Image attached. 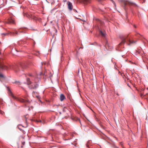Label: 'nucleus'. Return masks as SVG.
Masks as SVG:
<instances>
[{"mask_svg":"<svg viewBox=\"0 0 148 148\" xmlns=\"http://www.w3.org/2000/svg\"><path fill=\"white\" fill-rule=\"evenodd\" d=\"M99 32H100V34H101V36H105V34L103 33L102 31H100Z\"/></svg>","mask_w":148,"mask_h":148,"instance_id":"4468645a","label":"nucleus"},{"mask_svg":"<svg viewBox=\"0 0 148 148\" xmlns=\"http://www.w3.org/2000/svg\"><path fill=\"white\" fill-rule=\"evenodd\" d=\"M120 144L121 146H122V145H123V143H120Z\"/></svg>","mask_w":148,"mask_h":148,"instance_id":"aec40b11","label":"nucleus"},{"mask_svg":"<svg viewBox=\"0 0 148 148\" xmlns=\"http://www.w3.org/2000/svg\"><path fill=\"white\" fill-rule=\"evenodd\" d=\"M38 79L36 78L34 80L33 79H32L31 80L32 81H31L29 78H27V84L29 86L30 85L29 87L31 89H36L39 86L38 84L36 82V81Z\"/></svg>","mask_w":148,"mask_h":148,"instance_id":"f257e3e1","label":"nucleus"},{"mask_svg":"<svg viewBox=\"0 0 148 148\" xmlns=\"http://www.w3.org/2000/svg\"><path fill=\"white\" fill-rule=\"evenodd\" d=\"M3 34V35H6V34H4V33H3V34Z\"/></svg>","mask_w":148,"mask_h":148,"instance_id":"5701e85b","label":"nucleus"},{"mask_svg":"<svg viewBox=\"0 0 148 148\" xmlns=\"http://www.w3.org/2000/svg\"><path fill=\"white\" fill-rule=\"evenodd\" d=\"M138 35H139V36H140V34H137Z\"/></svg>","mask_w":148,"mask_h":148,"instance_id":"a878e982","label":"nucleus"},{"mask_svg":"<svg viewBox=\"0 0 148 148\" xmlns=\"http://www.w3.org/2000/svg\"><path fill=\"white\" fill-rule=\"evenodd\" d=\"M8 23L10 24H15L14 20L12 18H10L8 21Z\"/></svg>","mask_w":148,"mask_h":148,"instance_id":"6e6552de","label":"nucleus"},{"mask_svg":"<svg viewBox=\"0 0 148 148\" xmlns=\"http://www.w3.org/2000/svg\"><path fill=\"white\" fill-rule=\"evenodd\" d=\"M27 67L26 64H22L14 66L13 67V69L16 72L19 74L22 72L20 71L21 69L23 71V69H27Z\"/></svg>","mask_w":148,"mask_h":148,"instance_id":"7ed1b4c3","label":"nucleus"},{"mask_svg":"<svg viewBox=\"0 0 148 148\" xmlns=\"http://www.w3.org/2000/svg\"><path fill=\"white\" fill-rule=\"evenodd\" d=\"M8 69V67L4 65L2 63H0V69L6 70L7 69Z\"/></svg>","mask_w":148,"mask_h":148,"instance_id":"423d86ee","label":"nucleus"},{"mask_svg":"<svg viewBox=\"0 0 148 148\" xmlns=\"http://www.w3.org/2000/svg\"><path fill=\"white\" fill-rule=\"evenodd\" d=\"M3 101L1 99H0V104H2ZM1 108V106H0V108ZM3 112L0 110V113L2 114H3Z\"/></svg>","mask_w":148,"mask_h":148,"instance_id":"ddd939ff","label":"nucleus"},{"mask_svg":"<svg viewBox=\"0 0 148 148\" xmlns=\"http://www.w3.org/2000/svg\"><path fill=\"white\" fill-rule=\"evenodd\" d=\"M147 95H148V94Z\"/></svg>","mask_w":148,"mask_h":148,"instance_id":"c756f323","label":"nucleus"},{"mask_svg":"<svg viewBox=\"0 0 148 148\" xmlns=\"http://www.w3.org/2000/svg\"><path fill=\"white\" fill-rule=\"evenodd\" d=\"M120 37L122 41L120 45L124 44L125 42H127V45H130L131 44L135 43L136 42L134 41L130 40V39L128 38L127 36H121Z\"/></svg>","mask_w":148,"mask_h":148,"instance_id":"f03ea898","label":"nucleus"},{"mask_svg":"<svg viewBox=\"0 0 148 148\" xmlns=\"http://www.w3.org/2000/svg\"><path fill=\"white\" fill-rule=\"evenodd\" d=\"M63 111H65V112H66V111H69L68 110V109L67 108H66V107H64L63 109Z\"/></svg>","mask_w":148,"mask_h":148,"instance_id":"2eb2a0df","label":"nucleus"},{"mask_svg":"<svg viewBox=\"0 0 148 148\" xmlns=\"http://www.w3.org/2000/svg\"><path fill=\"white\" fill-rule=\"evenodd\" d=\"M123 3L124 5V6L125 7L127 5H133L134 4V3L132 2L129 1H124Z\"/></svg>","mask_w":148,"mask_h":148,"instance_id":"39448f33","label":"nucleus"},{"mask_svg":"<svg viewBox=\"0 0 148 148\" xmlns=\"http://www.w3.org/2000/svg\"><path fill=\"white\" fill-rule=\"evenodd\" d=\"M116 148H119V147H116Z\"/></svg>","mask_w":148,"mask_h":148,"instance_id":"c85d7f7f","label":"nucleus"},{"mask_svg":"<svg viewBox=\"0 0 148 148\" xmlns=\"http://www.w3.org/2000/svg\"><path fill=\"white\" fill-rule=\"evenodd\" d=\"M68 8L69 10L71 11L73 8V6L72 3L69 1L67 2Z\"/></svg>","mask_w":148,"mask_h":148,"instance_id":"20e7f679","label":"nucleus"},{"mask_svg":"<svg viewBox=\"0 0 148 148\" xmlns=\"http://www.w3.org/2000/svg\"><path fill=\"white\" fill-rule=\"evenodd\" d=\"M24 84H26V83L25 82H24Z\"/></svg>","mask_w":148,"mask_h":148,"instance_id":"cd10ccee","label":"nucleus"},{"mask_svg":"<svg viewBox=\"0 0 148 148\" xmlns=\"http://www.w3.org/2000/svg\"><path fill=\"white\" fill-rule=\"evenodd\" d=\"M65 99V97L63 94H62L60 95V100L61 101H63Z\"/></svg>","mask_w":148,"mask_h":148,"instance_id":"1a4fd4ad","label":"nucleus"},{"mask_svg":"<svg viewBox=\"0 0 148 148\" xmlns=\"http://www.w3.org/2000/svg\"><path fill=\"white\" fill-rule=\"evenodd\" d=\"M40 53H39V51H36V52H35L34 53V55L36 56H38L39 55Z\"/></svg>","mask_w":148,"mask_h":148,"instance_id":"9d476101","label":"nucleus"},{"mask_svg":"<svg viewBox=\"0 0 148 148\" xmlns=\"http://www.w3.org/2000/svg\"><path fill=\"white\" fill-rule=\"evenodd\" d=\"M22 144L23 145H25V142H22Z\"/></svg>","mask_w":148,"mask_h":148,"instance_id":"6ab92c4d","label":"nucleus"},{"mask_svg":"<svg viewBox=\"0 0 148 148\" xmlns=\"http://www.w3.org/2000/svg\"><path fill=\"white\" fill-rule=\"evenodd\" d=\"M20 42H19V43H18V44H19V45H20Z\"/></svg>","mask_w":148,"mask_h":148,"instance_id":"bb28decb","label":"nucleus"},{"mask_svg":"<svg viewBox=\"0 0 148 148\" xmlns=\"http://www.w3.org/2000/svg\"><path fill=\"white\" fill-rule=\"evenodd\" d=\"M134 27L135 28H136V26L135 25H134Z\"/></svg>","mask_w":148,"mask_h":148,"instance_id":"b1692460","label":"nucleus"},{"mask_svg":"<svg viewBox=\"0 0 148 148\" xmlns=\"http://www.w3.org/2000/svg\"><path fill=\"white\" fill-rule=\"evenodd\" d=\"M8 92L9 95H11L14 99H16V97L14 96L13 93H12L10 89L8 88Z\"/></svg>","mask_w":148,"mask_h":148,"instance_id":"0eeeda50","label":"nucleus"},{"mask_svg":"<svg viewBox=\"0 0 148 148\" xmlns=\"http://www.w3.org/2000/svg\"><path fill=\"white\" fill-rule=\"evenodd\" d=\"M20 101L21 102H25V100L23 99H22L20 100Z\"/></svg>","mask_w":148,"mask_h":148,"instance_id":"a211bd4d","label":"nucleus"},{"mask_svg":"<svg viewBox=\"0 0 148 148\" xmlns=\"http://www.w3.org/2000/svg\"><path fill=\"white\" fill-rule=\"evenodd\" d=\"M0 78H2L3 79L5 78L4 76L1 73H0Z\"/></svg>","mask_w":148,"mask_h":148,"instance_id":"dca6fc26","label":"nucleus"},{"mask_svg":"<svg viewBox=\"0 0 148 148\" xmlns=\"http://www.w3.org/2000/svg\"><path fill=\"white\" fill-rule=\"evenodd\" d=\"M16 34H18V32H16Z\"/></svg>","mask_w":148,"mask_h":148,"instance_id":"4be33fe9","label":"nucleus"},{"mask_svg":"<svg viewBox=\"0 0 148 148\" xmlns=\"http://www.w3.org/2000/svg\"><path fill=\"white\" fill-rule=\"evenodd\" d=\"M63 1H64V2H65L66 1V0H63Z\"/></svg>","mask_w":148,"mask_h":148,"instance_id":"412c9836","label":"nucleus"},{"mask_svg":"<svg viewBox=\"0 0 148 148\" xmlns=\"http://www.w3.org/2000/svg\"><path fill=\"white\" fill-rule=\"evenodd\" d=\"M0 148H6V147L2 143L0 145Z\"/></svg>","mask_w":148,"mask_h":148,"instance_id":"9b49d317","label":"nucleus"},{"mask_svg":"<svg viewBox=\"0 0 148 148\" xmlns=\"http://www.w3.org/2000/svg\"><path fill=\"white\" fill-rule=\"evenodd\" d=\"M127 85L129 87H130V86H129V85L128 84H127Z\"/></svg>","mask_w":148,"mask_h":148,"instance_id":"393cba45","label":"nucleus"},{"mask_svg":"<svg viewBox=\"0 0 148 148\" xmlns=\"http://www.w3.org/2000/svg\"><path fill=\"white\" fill-rule=\"evenodd\" d=\"M112 2V3H113L114 5L115 6V7H116V4L115 2L113 0H110Z\"/></svg>","mask_w":148,"mask_h":148,"instance_id":"f3484780","label":"nucleus"},{"mask_svg":"<svg viewBox=\"0 0 148 148\" xmlns=\"http://www.w3.org/2000/svg\"><path fill=\"white\" fill-rule=\"evenodd\" d=\"M13 83L14 84H15L18 85H19L21 84L19 82L16 81V82H13Z\"/></svg>","mask_w":148,"mask_h":148,"instance_id":"f8f14e48","label":"nucleus"}]
</instances>
